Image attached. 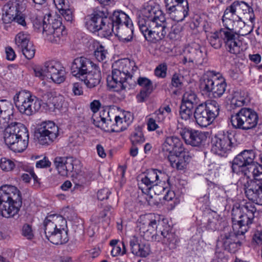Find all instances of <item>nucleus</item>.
<instances>
[{
  "label": "nucleus",
  "mask_w": 262,
  "mask_h": 262,
  "mask_svg": "<svg viewBox=\"0 0 262 262\" xmlns=\"http://www.w3.org/2000/svg\"><path fill=\"white\" fill-rule=\"evenodd\" d=\"M29 138L27 127L20 123H11L5 128V143L15 152H21L26 149L28 145Z\"/></svg>",
  "instance_id": "obj_5"
},
{
  "label": "nucleus",
  "mask_w": 262,
  "mask_h": 262,
  "mask_svg": "<svg viewBox=\"0 0 262 262\" xmlns=\"http://www.w3.org/2000/svg\"><path fill=\"white\" fill-rule=\"evenodd\" d=\"M20 49L24 55L28 59H31L34 57L35 49L32 42L25 46V48H22Z\"/></svg>",
  "instance_id": "obj_52"
},
{
  "label": "nucleus",
  "mask_w": 262,
  "mask_h": 262,
  "mask_svg": "<svg viewBox=\"0 0 262 262\" xmlns=\"http://www.w3.org/2000/svg\"><path fill=\"white\" fill-rule=\"evenodd\" d=\"M96 64L90 59L79 57L75 58L71 66V73L73 76L80 80L86 75Z\"/></svg>",
  "instance_id": "obj_22"
},
{
  "label": "nucleus",
  "mask_w": 262,
  "mask_h": 262,
  "mask_svg": "<svg viewBox=\"0 0 262 262\" xmlns=\"http://www.w3.org/2000/svg\"><path fill=\"white\" fill-rule=\"evenodd\" d=\"M219 75L215 74L214 71L209 72L205 75L201 81L200 87L202 90L209 95H212L214 89L216 88L215 81H219Z\"/></svg>",
  "instance_id": "obj_31"
},
{
  "label": "nucleus",
  "mask_w": 262,
  "mask_h": 262,
  "mask_svg": "<svg viewBox=\"0 0 262 262\" xmlns=\"http://www.w3.org/2000/svg\"><path fill=\"white\" fill-rule=\"evenodd\" d=\"M72 92L74 95L80 96L83 94V89L80 83L75 82L73 84Z\"/></svg>",
  "instance_id": "obj_64"
},
{
  "label": "nucleus",
  "mask_w": 262,
  "mask_h": 262,
  "mask_svg": "<svg viewBox=\"0 0 262 262\" xmlns=\"http://www.w3.org/2000/svg\"><path fill=\"white\" fill-rule=\"evenodd\" d=\"M232 137V134L228 132L213 137L211 141V151L216 155H224L231 148Z\"/></svg>",
  "instance_id": "obj_20"
},
{
  "label": "nucleus",
  "mask_w": 262,
  "mask_h": 262,
  "mask_svg": "<svg viewBox=\"0 0 262 262\" xmlns=\"http://www.w3.org/2000/svg\"><path fill=\"white\" fill-rule=\"evenodd\" d=\"M258 120L256 112L248 108H241L237 113L232 115L230 118V122L234 128L244 130L255 127Z\"/></svg>",
  "instance_id": "obj_11"
},
{
  "label": "nucleus",
  "mask_w": 262,
  "mask_h": 262,
  "mask_svg": "<svg viewBox=\"0 0 262 262\" xmlns=\"http://www.w3.org/2000/svg\"><path fill=\"white\" fill-rule=\"evenodd\" d=\"M50 14H48L47 16H45L43 19L42 20V27L43 31H44V27L46 26L50 25V27L51 28L54 29V30H57V29L62 28V31H66L64 30V26H62V23L60 20L57 19H54L52 24L50 22V17H51Z\"/></svg>",
  "instance_id": "obj_44"
},
{
  "label": "nucleus",
  "mask_w": 262,
  "mask_h": 262,
  "mask_svg": "<svg viewBox=\"0 0 262 262\" xmlns=\"http://www.w3.org/2000/svg\"><path fill=\"white\" fill-rule=\"evenodd\" d=\"M66 220L61 215L51 214L43 222L45 233L47 238L55 245L66 243L68 241L66 230Z\"/></svg>",
  "instance_id": "obj_6"
},
{
  "label": "nucleus",
  "mask_w": 262,
  "mask_h": 262,
  "mask_svg": "<svg viewBox=\"0 0 262 262\" xmlns=\"http://www.w3.org/2000/svg\"><path fill=\"white\" fill-rule=\"evenodd\" d=\"M77 161L73 158L58 157L55 159L54 164L58 173L61 176H68L74 170Z\"/></svg>",
  "instance_id": "obj_29"
},
{
  "label": "nucleus",
  "mask_w": 262,
  "mask_h": 262,
  "mask_svg": "<svg viewBox=\"0 0 262 262\" xmlns=\"http://www.w3.org/2000/svg\"><path fill=\"white\" fill-rule=\"evenodd\" d=\"M13 106L7 100H0V116L2 119L10 121L13 114Z\"/></svg>",
  "instance_id": "obj_38"
},
{
  "label": "nucleus",
  "mask_w": 262,
  "mask_h": 262,
  "mask_svg": "<svg viewBox=\"0 0 262 262\" xmlns=\"http://www.w3.org/2000/svg\"><path fill=\"white\" fill-rule=\"evenodd\" d=\"M80 80L83 81L89 88L96 86L100 82L101 76L99 67L96 64Z\"/></svg>",
  "instance_id": "obj_32"
},
{
  "label": "nucleus",
  "mask_w": 262,
  "mask_h": 262,
  "mask_svg": "<svg viewBox=\"0 0 262 262\" xmlns=\"http://www.w3.org/2000/svg\"><path fill=\"white\" fill-rule=\"evenodd\" d=\"M16 164L11 160L6 158H2L1 159L0 167L6 171H10L15 167Z\"/></svg>",
  "instance_id": "obj_49"
},
{
  "label": "nucleus",
  "mask_w": 262,
  "mask_h": 262,
  "mask_svg": "<svg viewBox=\"0 0 262 262\" xmlns=\"http://www.w3.org/2000/svg\"><path fill=\"white\" fill-rule=\"evenodd\" d=\"M105 112H103V114L100 115L96 120L94 119V123L98 127H100L106 131H112L119 132L123 130L126 127L123 125V119L119 116H116L115 118V123L113 122L111 119L106 118L103 116Z\"/></svg>",
  "instance_id": "obj_21"
},
{
  "label": "nucleus",
  "mask_w": 262,
  "mask_h": 262,
  "mask_svg": "<svg viewBox=\"0 0 262 262\" xmlns=\"http://www.w3.org/2000/svg\"><path fill=\"white\" fill-rule=\"evenodd\" d=\"M13 19L24 27L26 26L25 17L22 13H15V16L13 17Z\"/></svg>",
  "instance_id": "obj_61"
},
{
  "label": "nucleus",
  "mask_w": 262,
  "mask_h": 262,
  "mask_svg": "<svg viewBox=\"0 0 262 262\" xmlns=\"http://www.w3.org/2000/svg\"><path fill=\"white\" fill-rule=\"evenodd\" d=\"M230 13L234 15H242V8H241V1H235L233 2L230 6L228 7L226 9Z\"/></svg>",
  "instance_id": "obj_54"
},
{
  "label": "nucleus",
  "mask_w": 262,
  "mask_h": 262,
  "mask_svg": "<svg viewBox=\"0 0 262 262\" xmlns=\"http://www.w3.org/2000/svg\"><path fill=\"white\" fill-rule=\"evenodd\" d=\"M62 66L58 62L51 61L46 62L42 67H37L34 69L36 77L43 79L45 77L47 78L52 79L55 77V73L58 71Z\"/></svg>",
  "instance_id": "obj_25"
},
{
  "label": "nucleus",
  "mask_w": 262,
  "mask_h": 262,
  "mask_svg": "<svg viewBox=\"0 0 262 262\" xmlns=\"http://www.w3.org/2000/svg\"><path fill=\"white\" fill-rule=\"evenodd\" d=\"M22 234L24 236L27 237V238L30 239H32L34 236L31 227L28 224L23 226Z\"/></svg>",
  "instance_id": "obj_59"
},
{
  "label": "nucleus",
  "mask_w": 262,
  "mask_h": 262,
  "mask_svg": "<svg viewBox=\"0 0 262 262\" xmlns=\"http://www.w3.org/2000/svg\"><path fill=\"white\" fill-rule=\"evenodd\" d=\"M22 205L20 191L15 186L4 185L0 187V215L9 218L17 215Z\"/></svg>",
  "instance_id": "obj_3"
},
{
  "label": "nucleus",
  "mask_w": 262,
  "mask_h": 262,
  "mask_svg": "<svg viewBox=\"0 0 262 262\" xmlns=\"http://www.w3.org/2000/svg\"><path fill=\"white\" fill-rule=\"evenodd\" d=\"M110 193L111 192L107 188L101 189L97 192L98 199L100 201L107 199Z\"/></svg>",
  "instance_id": "obj_60"
},
{
  "label": "nucleus",
  "mask_w": 262,
  "mask_h": 262,
  "mask_svg": "<svg viewBox=\"0 0 262 262\" xmlns=\"http://www.w3.org/2000/svg\"><path fill=\"white\" fill-rule=\"evenodd\" d=\"M257 213L255 205L251 203L233 208L231 214L233 232L238 235L245 234L254 223Z\"/></svg>",
  "instance_id": "obj_4"
},
{
  "label": "nucleus",
  "mask_w": 262,
  "mask_h": 262,
  "mask_svg": "<svg viewBox=\"0 0 262 262\" xmlns=\"http://www.w3.org/2000/svg\"><path fill=\"white\" fill-rule=\"evenodd\" d=\"M220 106L218 103L211 100L205 104H199L194 111V117L196 123L201 127H207L211 124L219 115Z\"/></svg>",
  "instance_id": "obj_9"
},
{
  "label": "nucleus",
  "mask_w": 262,
  "mask_h": 262,
  "mask_svg": "<svg viewBox=\"0 0 262 262\" xmlns=\"http://www.w3.org/2000/svg\"><path fill=\"white\" fill-rule=\"evenodd\" d=\"M37 133L39 143L43 145H49L58 137V127L53 121H43L38 125Z\"/></svg>",
  "instance_id": "obj_16"
},
{
  "label": "nucleus",
  "mask_w": 262,
  "mask_h": 262,
  "mask_svg": "<svg viewBox=\"0 0 262 262\" xmlns=\"http://www.w3.org/2000/svg\"><path fill=\"white\" fill-rule=\"evenodd\" d=\"M126 24L118 27L115 30V35L119 38L120 40L123 42H129L133 38V25L132 21Z\"/></svg>",
  "instance_id": "obj_35"
},
{
  "label": "nucleus",
  "mask_w": 262,
  "mask_h": 262,
  "mask_svg": "<svg viewBox=\"0 0 262 262\" xmlns=\"http://www.w3.org/2000/svg\"><path fill=\"white\" fill-rule=\"evenodd\" d=\"M130 140L132 145H140L145 141V138L141 129H136L130 136Z\"/></svg>",
  "instance_id": "obj_45"
},
{
  "label": "nucleus",
  "mask_w": 262,
  "mask_h": 262,
  "mask_svg": "<svg viewBox=\"0 0 262 262\" xmlns=\"http://www.w3.org/2000/svg\"><path fill=\"white\" fill-rule=\"evenodd\" d=\"M138 227L140 235L147 241L161 242L170 249L176 248L179 242L171 227L163 222L153 219L151 215L147 216L145 222H140Z\"/></svg>",
  "instance_id": "obj_1"
},
{
  "label": "nucleus",
  "mask_w": 262,
  "mask_h": 262,
  "mask_svg": "<svg viewBox=\"0 0 262 262\" xmlns=\"http://www.w3.org/2000/svg\"><path fill=\"white\" fill-rule=\"evenodd\" d=\"M7 253L8 254L6 253L0 254V262H12L13 254L11 250H8Z\"/></svg>",
  "instance_id": "obj_62"
},
{
  "label": "nucleus",
  "mask_w": 262,
  "mask_h": 262,
  "mask_svg": "<svg viewBox=\"0 0 262 262\" xmlns=\"http://www.w3.org/2000/svg\"><path fill=\"white\" fill-rule=\"evenodd\" d=\"M178 133L181 135L185 142L192 146H200L206 141L208 132H201L187 127H178Z\"/></svg>",
  "instance_id": "obj_18"
},
{
  "label": "nucleus",
  "mask_w": 262,
  "mask_h": 262,
  "mask_svg": "<svg viewBox=\"0 0 262 262\" xmlns=\"http://www.w3.org/2000/svg\"><path fill=\"white\" fill-rule=\"evenodd\" d=\"M31 43L29 36L27 34L20 32L15 37V43L19 49L25 48V46Z\"/></svg>",
  "instance_id": "obj_47"
},
{
  "label": "nucleus",
  "mask_w": 262,
  "mask_h": 262,
  "mask_svg": "<svg viewBox=\"0 0 262 262\" xmlns=\"http://www.w3.org/2000/svg\"><path fill=\"white\" fill-rule=\"evenodd\" d=\"M27 1L26 0H15V13H22L27 8Z\"/></svg>",
  "instance_id": "obj_58"
},
{
  "label": "nucleus",
  "mask_w": 262,
  "mask_h": 262,
  "mask_svg": "<svg viewBox=\"0 0 262 262\" xmlns=\"http://www.w3.org/2000/svg\"><path fill=\"white\" fill-rule=\"evenodd\" d=\"M193 107L181 105L180 110V116L182 119L189 122L193 120L194 112Z\"/></svg>",
  "instance_id": "obj_42"
},
{
  "label": "nucleus",
  "mask_w": 262,
  "mask_h": 262,
  "mask_svg": "<svg viewBox=\"0 0 262 262\" xmlns=\"http://www.w3.org/2000/svg\"><path fill=\"white\" fill-rule=\"evenodd\" d=\"M166 176L164 173L157 169H151L149 170L146 174H144L141 177V184H143L146 187L144 188L141 187V188L143 192L147 193L148 196V198H146L148 204L150 205L155 204V202L151 200L152 196L151 195L150 191L154 190L155 191L159 188L158 184H162V180Z\"/></svg>",
  "instance_id": "obj_14"
},
{
  "label": "nucleus",
  "mask_w": 262,
  "mask_h": 262,
  "mask_svg": "<svg viewBox=\"0 0 262 262\" xmlns=\"http://www.w3.org/2000/svg\"><path fill=\"white\" fill-rule=\"evenodd\" d=\"M157 121L154 117L149 118L147 121V129L149 131H154L159 128V125L157 123Z\"/></svg>",
  "instance_id": "obj_63"
},
{
  "label": "nucleus",
  "mask_w": 262,
  "mask_h": 262,
  "mask_svg": "<svg viewBox=\"0 0 262 262\" xmlns=\"http://www.w3.org/2000/svg\"><path fill=\"white\" fill-rule=\"evenodd\" d=\"M129 246L131 252L140 257H146L151 251L149 244L147 242H142L136 236L130 238Z\"/></svg>",
  "instance_id": "obj_27"
},
{
  "label": "nucleus",
  "mask_w": 262,
  "mask_h": 262,
  "mask_svg": "<svg viewBox=\"0 0 262 262\" xmlns=\"http://www.w3.org/2000/svg\"><path fill=\"white\" fill-rule=\"evenodd\" d=\"M126 252V249L124 242H120L118 245H115L113 247L111 251V254L113 256H116L119 255H123Z\"/></svg>",
  "instance_id": "obj_53"
},
{
  "label": "nucleus",
  "mask_w": 262,
  "mask_h": 262,
  "mask_svg": "<svg viewBox=\"0 0 262 262\" xmlns=\"http://www.w3.org/2000/svg\"><path fill=\"white\" fill-rule=\"evenodd\" d=\"M110 17L116 27V29L118 27H119L122 25H126L132 22L129 16L122 11H114Z\"/></svg>",
  "instance_id": "obj_37"
},
{
  "label": "nucleus",
  "mask_w": 262,
  "mask_h": 262,
  "mask_svg": "<svg viewBox=\"0 0 262 262\" xmlns=\"http://www.w3.org/2000/svg\"><path fill=\"white\" fill-rule=\"evenodd\" d=\"M240 17L237 15H234L226 9L225 10L222 17V21L225 28H222L221 30L227 31L232 34L233 37L237 43L242 47V42L239 39V34H237L236 30L238 26H244V29L248 28V26L245 25L244 23L239 20Z\"/></svg>",
  "instance_id": "obj_19"
},
{
  "label": "nucleus",
  "mask_w": 262,
  "mask_h": 262,
  "mask_svg": "<svg viewBox=\"0 0 262 262\" xmlns=\"http://www.w3.org/2000/svg\"><path fill=\"white\" fill-rule=\"evenodd\" d=\"M166 11L169 14L177 12L182 15L180 20L188 16L189 11L188 3L187 0H165Z\"/></svg>",
  "instance_id": "obj_26"
},
{
  "label": "nucleus",
  "mask_w": 262,
  "mask_h": 262,
  "mask_svg": "<svg viewBox=\"0 0 262 262\" xmlns=\"http://www.w3.org/2000/svg\"><path fill=\"white\" fill-rule=\"evenodd\" d=\"M137 70L138 67L133 60L124 59L117 61L113 65L111 79L107 78L108 86L124 95Z\"/></svg>",
  "instance_id": "obj_2"
},
{
  "label": "nucleus",
  "mask_w": 262,
  "mask_h": 262,
  "mask_svg": "<svg viewBox=\"0 0 262 262\" xmlns=\"http://www.w3.org/2000/svg\"><path fill=\"white\" fill-rule=\"evenodd\" d=\"M237 184L244 190L246 196L249 200L262 205V180L253 181L248 177H241Z\"/></svg>",
  "instance_id": "obj_12"
},
{
  "label": "nucleus",
  "mask_w": 262,
  "mask_h": 262,
  "mask_svg": "<svg viewBox=\"0 0 262 262\" xmlns=\"http://www.w3.org/2000/svg\"><path fill=\"white\" fill-rule=\"evenodd\" d=\"M239 235L234 233H224L222 234L219 242L222 244L224 249L230 253H235L241 247L242 243L238 239Z\"/></svg>",
  "instance_id": "obj_24"
},
{
  "label": "nucleus",
  "mask_w": 262,
  "mask_h": 262,
  "mask_svg": "<svg viewBox=\"0 0 262 262\" xmlns=\"http://www.w3.org/2000/svg\"><path fill=\"white\" fill-rule=\"evenodd\" d=\"M233 36L227 31L220 29L207 35V39L210 46L215 49H220L224 42L226 50L231 54L237 55L243 51V47L233 39Z\"/></svg>",
  "instance_id": "obj_7"
},
{
  "label": "nucleus",
  "mask_w": 262,
  "mask_h": 262,
  "mask_svg": "<svg viewBox=\"0 0 262 262\" xmlns=\"http://www.w3.org/2000/svg\"><path fill=\"white\" fill-rule=\"evenodd\" d=\"M57 72L55 73V78L53 76L52 80L56 83H61L66 79V71L65 69L62 67Z\"/></svg>",
  "instance_id": "obj_55"
},
{
  "label": "nucleus",
  "mask_w": 262,
  "mask_h": 262,
  "mask_svg": "<svg viewBox=\"0 0 262 262\" xmlns=\"http://www.w3.org/2000/svg\"><path fill=\"white\" fill-rule=\"evenodd\" d=\"M103 19H105V20L103 21L104 23L101 25L100 30H102L104 32V35L105 36H110L112 35L113 33L115 34L116 27L113 21H112L111 17H107V15L105 13Z\"/></svg>",
  "instance_id": "obj_39"
},
{
  "label": "nucleus",
  "mask_w": 262,
  "mask_h": 262,
  "mask_svg": "<svg viewBox=\"0 0 262 262\" xmlns=\"http://www.w3.org/2000/svg\"><path fill=\"white\" fill-rule=\"evenodd\" d=\"M248 101L247 94L243 92H234L230 101V106L235 109L244 106Z\"/></svg>",
  "instance_id": "obj_36"
},
{
  "label": "nucleus",
  "mask_w": 262,
  "mask_h": 262,
  "mask_svg": "<svg viewBox=\"0 0 262 262\" xmlns=\"http://www.w3.org/2000/svg\"><path fill=\"white\" fill-rule=\"evenodd\" d=\"M105 13L103 11L97 10L92 14L87 15L85 17V25L86 28L92 32H95L100 30L101 25L104 23L103 17Z\"/></svg>",
  "instance_id": "obj_28"
},
{
  "label": "nucleus",
  "mask_w": 262,
  "mask_h": 262,
  "mask_svg": "<svg viewBox=\"0 0 262 262\" xmlns=\"http://www.w3.org/2000/svg\"><path fill=\"white\" fill-rule=\"evenodd\" d=\"M167 65L165 63L159 64L155 70V74L156 76L164 78L166 75Z\"/></svg>",
  "instance_id": "obj_57"
},
{
  "label": "nucleus",
  "mask_w": 262,
  "mask_h": 262,
  "mask_svg": "<svg viewBox=\"0 0 262 262\" xmlns=\"http://www.w3.org/2000/svg\"><path fill=\"white\" fill-rule=\"evenodd\" d=\"M183 76L180 73H174L171 77L170 86L172 88L181 89L183 85Z\"/></svg>",
  "instance_id": "obj_48"
},
{
  "label": "nucleus",
  "mask_w": 262,
  "mask_h": 262,
  "mask_svg": "<svg viewBox=\"0 0 262 262\" xmlns=\"http://www.w3.org/2000/svg\"><path fill=\"white\" fill-rule=\"evenodd\" d=\"M13 100L19 112L27 116L35 113L40 108V103L37 97L26 90L16 94Z\"/></svg>",
  "instance_id": "obj_10"
},
{
  "label": "nucleus",
  "mask_w": 262,
  "mask_h": 262,
  "mask_svg": "<svg viewBox=\"0 0 262 262\" xmlns=\"http://www.w3.org/2000/svg\"><path fill=\"white\" fill-rule=\"evenodd\" d=\"M43 34L46 36L47 40L56 44H61L65 40L67 36V32L62 31V28L54 30L50 25L44 27Z\"/></svg>",
  "instance_id": "obj_30"
},
{
  "label": "nucleus",
  "mask_w": 262,
  "mask_h": 262,
  "mask_svg": "<svg viewBox=\"0 0 262 262\" xmlns=\"http://www.w3.org/2000/svg\"><path fill=\"white\" fill-rule=\"evenodd\" d=\"M255 153L253 150H244L233 159L232 165V172L243 176L248 175L249 169L254 164Z\"/></svg>",
  "instance_id": "obj_15"
},
{
  "label": "nucleus",
  "mask_w": 262,
  "mask_h": 262,
  "mask_svg": "<svg viewBox=\"0 0 262 262\" xmlns=\"http://www.w3.org/2000/svg\"><path fill=\"white\" fill-rule=\"evenodd\" d=\"M143 17L139 18L138 24L140 30H147V25L151 22L159 21L161 23L165 20V17L159 6L152 1H149L145 6L143 10Z\"/></svg>",
  "instance_id": "obj_13"
},
{
  "label": "nucleus",
  "mask_w": 262,
  "mask_h": 262,
  "mask_svg": "<svg viewBox=\"0 0 262 262\" xmlns=\"http://www.w3.org/2000/svg\"><path fill=\"white\" fill-rule=\"evenodd\" d=\"M171 30L168 35V37L171 40H177L180 36V33L182 28L179 24H174L170 27Z\"/></svg>",
  "instance_id": "obj_50"
},
{
  "label": "nucleus",
  "mask_w": 262,
  "mask_h": 262,
  "mask_svg": "<svg viewBox=\"0 0 262 262\" xmlns=\"http://www.w3.org/2000/svg\"><path fill=\"white\" fill-rule=\"evenodd\" d=\"M167 158L173 168H176L178 170H183L186 167L187 161L189 158V156L185 149L184 152L182 154L179 155L178 154H171L168 155Z\"/></svg>",
  "instance_id": "obj_34"
},
{
  "label": "nucleus",
  "mask_w": 262,
  "mask_h": 262,
  "mask_svg": "<svg viewBox=\"0 0 262 262\" xmlns=\"http://www.w3.org/2000/svg\"><path fill=\"white\" fill-rule=\"evenodd\" d=\"M215 84H216V88L214 89V92L212 95L215 98H220L226 91L227 84L225 79L219 75V81H215Z\"/></svg>",
  "instance_id": "obj_41"
},
{
  "label": "nucleus",
  "mask_w": 262,
  "mask_h": 262,
  "mask_svg": "<svg viewBox=\"0 0 262 262\" xmlns=\"http://www.w3.org/2000/svg\"><path fill=\"white\" fill-rule=\"evenodd\" d=\"M185 148L180 139L176 136H167L162 145L161 150L165 155L182 154Z\"/></svg>",
  "instance_id": "obj_23"
},
{
  "label": "nucleus",
  "mask_w": 262,
  "mask_h": 262,
  "mask_svg": "<svg viewBox=\"0 0 262 262\" xmlns=\"http://www.w3.org/2000/svg\"><path fill=\"white\" fill-rule=\"evenodd\" d=\"M137 83L142 87V90L137 96L138 102H143L152 92V83L148 78L144 77H140L137 80Z\"/></svg>",
  "instance_id": "obj_33"
},
{
  "label": "nucleus",
  "mask_w": 262,
  "mask_h": 262,
  "mask_svg": "<svg viewBox=\"0 0 262 262\" xmlns=\"http://www.w3.org/2000/svg\"><path fill=\"white\" fill-rule=\"evenodd\" d=\"M59 11L67 22L71 23L74 20V15L72 9L65 7V8L61 9Z\"/></svg>",
  "instance_id": "obj_56"
},
{
  "label": "nucleus",
  "mask_w": 262,
  "mask_h": 262,
  "mask_svg": "<svg viewBox=\"0 0 262 262\" xmlns=\"http://www.w3.org/2000/svg\"><path fill=\"white\" fill-rule=\"evenodd\" d=\"M207 60L205 48L196 41L191 42L184 50L182 62L192 68L203 66L207 62Z\"/></svg>",
  "instance_id": "obj_8"
},
{
  "label": "nucleus",
  "mask_w": 262,
  "mask_h": 262,
  "mask_svg": "<svg viewBox=\"0 0 262 262\" xmlns=\"http://www.w3.org/2000/svg\"><path fill=\"white\" fill-rule=\"evenodd\" d=\"M147 30L145 32L140 30L145 39L151 42H156L164 38L169 27L165 20L160 23L159 21L151 22L150 24L147 25Z\"/></svg>",
  "instance_id": "obj_17"
},
{
  "label": "nucleus",
  "mask_w": 262,
  "mask_h": 262,
  "mask_svg": "<svg viewBox=\"0 0 262 262\" xmlns=\"http://www.w3.org/2000/svg\"><path fill=\"white\" fill-rule=\"evenodd\" d=\"M242 14L245 15L251 23H253L255 20V16L252 8L245 2L241 1Z\"/></svg>",
  "instance_id": "obj_46"
},
{
  "label": "nucleus",
  "mask_w": 262,
  "mask_h": 262,
  "mask_svg": "<svg viewBox=\"0 0 262 262\" xmlns=\"http://www.w3.org/2000/svg\"><path fill=\"white\" fill-rule=\"evenodd\" d=\"M242 177H248L249 179H251V177H253L255 180H262V165H257L254 162L249 169V174Z\"/></svg>",
  "instance_id": "obj_43"
},
{
  "label": "nucleus",
  "mask_w": 262,
  "mask_h": 262,
  "mask_svg": "<svg viewBox=\"0 0 262 262\" xmlns=\"http://www.w3.org/2000/svg\"><path fill=\"white\" fill-rule=\"evenodd\" d=\"M199 99L196 94L191 91H186L183 96L182 105L192 107L197 105Z\"/></svg>",
  "instance_id": "obj_40"
},
{
  "label": "nucleus",
  "mask_w": 262,
  "mask_h": 262,
  "mask_svg": "<svg viewBox=\"0 0 262 262\" xmlns=\"http://www.w3.org/2000/svg\"><path fill=\"white\" fill-rule=\"evenodd\" d=\"M97 44L98 46L94 52V55L99 61H102L106 58L107 51L105 49L104 47L99 45L98 42H97Z\"/></svg>",
  "instance_id": "obj_51"
}]
</instances>
